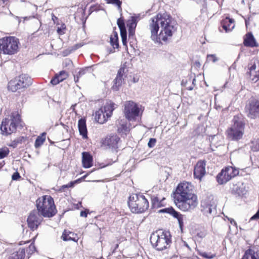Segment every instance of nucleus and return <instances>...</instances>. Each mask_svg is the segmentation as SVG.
Instances as JSON below:
<instances>
[{"label":"nucleus","mask_w":259,"mask_h":259,"mask_svg":"<svg viewBox=\"0 0 259 259\" xmlns=\"http://www.w3.org/2000/svg\"><path fill=\"white\" fill-rule=\"evenodd\" d=\"M149 29L151 38L155 42L160 43L161 41H166L176 31L171 18L166 13L158 14L150 20Z\"/></svg>","instance_id":"nucleus-1"},{"label":"nucleus","mask_w":259,"mask_h":259,"mask_svg":"<svg viewBox=\"0 0 259 259\" xmlns=\"http://www.w3.org/2000/svg\"><path fill=\"white\" fill-rule=\"evenodd\" d=\"M37 210L39 213L46 218L53 217L56 213L54 199L49 195H44L36 201Z\"/></svg>","instance_id":"nucleus-2"},{"label":"nucleus","mask_w":259,"mask_h":259,"mask_svg":"<svg viewBox=\"0 0 259 259\" xmlns=\"http://www.w3.org/2000/svg\"><path fill=\"white\" fill-rule=\"evenodd\" d=\"M128 206L132 212L139 213L146 211L149 207V202L141 194H133L128 201Z\"/></svg>","instance_id":"nucleus-3"},{"label":"nucleus","mask_w":259,"mask_h":259,"mask_svg":"<svg viewBox=\"0 0 259 259\" xmlns=\"http://www.w3.org/2000/svg\"><path fill=\"white\" fill-rule=\"evenodd\" d=\"M20 42L14 36H6L0 39V52L12 55L18 52Z\"/></svg>","instance_id":"nucleus-4"},{"label":"nucleus","mask_w":259,"mask_h":259,"mask_svg":"<svg viewBox=\"0 0 259 259\" xmlns=\"http://www.w3.org/2000/svg\"><path fill=\"white\" fill-rule=\"evenodd\" d=\"M20 122L19 114L17 112H13L10 118H5L3 120L0 127L2 134L8 136L15 133Z\"/></svg>","instance_id":"nucleus-5"},{"label":"nucleus","mask_w":259,"mask_h":259,"mask_svg":"<svg viewBox=\"0 0 259 259\" xmlns=\"http://www.w3.org/2000/svg\"><path fill=\"white\" fill-rule=\"evenodd\" d=\"M152 246L158 250H162L167 248L170 243L169 232H159L153 233L150 238Z\"/></svg>","instance_id":"nucleus-6"},{"label":"nucleus","mask_w":259,"mask_h":259,"mask_svg":"<svg viewBox=\"0 0 259 259\" xmlns=\"http://www.w3.org/2000/svg\"><path fill=\"white\" fill-rule=\"evenodd\" d=\"M177 206L182 211H191L194 210L198 204L196 195L175 198Z\"/></svg>","instance_id":"nucleus-7"},{"label":"nucleus","mask_w":259,"mask_h":259,"mask_svg":"<svg viewBox=\"0 0 259 259\" xmlns=\"http://www.w3.org/2000/svg\"><path fill=\"white\" fill-rule=\"evenodd\" d=\"M32 83L31 78L27 74H22L9 82L8 89L13 92H22Z\"/></svg>","instance_id":"nucleus-8"},{"label":"nucleus","mask_w":259,"mask_h":259,"mask_svg":"<svg viewBox=\"0 0 259 259\" xmlns=\"http://www.w3.org/2000/svg\"><path fill=\"white\" fill-rule=\"evenodd\" d=\"M123 106L124 116L129 121H135L140 116L141 109L136 103L127 101L124 103Z\"/></svg>","instance_id":"nucleus-9"},{"label":"nucleus","mask_w":259,"mask_h":259,"mask_svg":"<svg viewBox=\"0 0 259 259\" xmlns=\"http://www.w3.org/2000/svg\"><path fill=\"white\" fill-rule=\"evenodd\" d=\"M196 195L193 192V186L189 182H183L178 186L175 193V198Z\"/></svg>","instance_id":"nucleus-10"},{"label":"nucleus","mask_w":259,"mask_h":259,"mask_svg":"<svg viewBox=\"0 0 259 259\" xmlns=\"http://www.w3.org/2000/svg\"><path fill=\"white\" fill-rule=\"evenodd\" d=\"M216 206L215 201L212 198L203 199L201 202V210L204 214L208 217L215 214Z\"/></svg>","instance_id":"nucleus-11"},{"label":"nucleus","mask_w":259,"mask_h":259,"mask_svg":"<svg viewBox=\"0 0 259 259\" xmlns=\"http://www.w3.org/2000/svg\"><path fill=\"white\" fill-rule=\"evenodd\" d=\"M245 111L247 116L252 119L259 117V101L256 99L250 100L246 105Z\"/></svg>","instance_id":"nucleus-12"},{"label":"nucleus","mask_w":259,"mask_h":259,"mask_svg":"<svg viewBox=\"0 0 259 259\" xmlns=\"http://www.w3.org/2000/svg\"><path fill=\"white\" fill-rule=\"evenodd\" d=\"M42 220L41 215L37 210H32L27 218V224L29 228L32 230L36 229Z\"/></svg>","instance_id":"nucleus-13"},{"label":"nucleus","mask_w":259,"mask_h":259,"mask_svg":"<svg viewBox=\"0 0 259 259\" xmlns=\"http://www.w3.org/2000/svg\"><path fill=\"white\" fill-rule=\"evenodd\" d=\"M120 138L117 135H110L106 137L102 142V146L105 149L116 150L118 148V143Z\"/></svg>","instance_id":"nucleus-14"},{"label":"nucleus","mask_w":259,"mask_h":259,"mask_svg":"<svg viewBox=\"0 0 259 259\" xmlns=\"http://www.w3.org/2000/svg\"><path fill=\"white\" fill-rule=\"evenodd\" d=\"M205 161L204 160L198 161L194 167V177L195 179L201 180L206 173Z\"/></svg>","instance_id":"nucleus-15"},{"label":"nucleus","mask_w":259,"mask_h":259,"mask_svg":"<svg viewBox=\"0 0 259 259\" xmlns=\"http://www.w3.org/2000/svg\"><path fill=\"white\" fill-rule=\"evenodd\" d=\"M160 213H167L174 218L177 219L178 223L181 228L183 226V215L179 212L176 211L172 207L160 209L159 210Z\"/></svg>","instance_id":"nucleus-16"},{"label":"nucleus","mask_w":259,"mask_h":259,"mask_svg":"<svg viewBox=\"0 0 259 259\" xmlns=\"http://www.w3.org/2000/svg\"><path fill=\"white\" fill-rule=\"evenodd\" d=\"M249 69L251 79L255 82L257 81L259 79V61L253 65L250 64Z\"/></svg>","instance_id":"nucleus-17"},{"label":"nucleus","mask_w":259,"mask_h":259,"mask_svg":"<svg viewBox=\"0 0 259 259\" xmlns=\"http://www.w3.org/2000/svg\"><path fill=\"white\" fill-rule=\"evenodd\" d=\"M244 133L243 128H234V126H231L230 128L229 136L232 140L237 141L241 139Z\"/></svg>","instance_id":"nucleus-18"},{"label":"nucleus","mask_w":259,"mask_h":259,"mask_svg":"<svg viewBox=\"0 0 259 259\" xmlns=\"http://www.w3.org/2000/svg\"><path fill=\"white\" fill-rule=\"evenodd\" d=\"M243 44L247 47L253 48L258 46V44L251 32H248L244 35Z\"/></svg>","instance_id":"nucleus-19"},{"label":"nucleus","mask_w":259,"mask_h":259,"mask_svg":"<svg viewBox=\"0 0 259 259\" xmlns=\"http://www.w3.org/2000/svg\"><path fill=\"white\" fill-rule=\"evenodd\" d=\"M232 126L234 128H243L244 129L245 121L241 114L235 115L232 120Z\"/></svg>","instance_id":"nucleus-20"},{"label":"nucleus","mask_w":259,"mask_h":259,"mask_svg":"<svg viewBox=\"0 0 259 259\" xmlns=\"http://www.w3.org/2000/svg\"><path fill=\"white\" fill-rule=\"evenodd\" d=\"M93 157L88 152H82V162L83 167L86 168L91 167L93 165Z\"/></svg>","instance_id":"nucleus-21"},{"label":"nucleus","mask_w":259,"mask_h":259,"mask_svg":"<svg viewBox=\"0 0 259 259\" xmlns=\"http://www.w3.org/2000/svg\"><path fill=\"white\" fill-rule=\"evenodd\" d=\"M78 127L80 135L83 139L88 137V131L86 125V121L84 118H80L78 122Z\"/></svg>","instance_id":"nucleus-22"},{"label":"nucleus","mask_w":259,"mask_h":259,"mask_svg":"<svg viewBox=\"0 0 259 259\" xmlns=\"http://www.w3.org/2000/svg\"><path fill=\"white\" fill-rule=\"evenodd\" d=\"M241 259H259V251L254 249L247 250Z\"/></svg>","instance_id":"nucleus-23"},{"label":"nucleus","mask_w":259,"mask_h":259,"mask_svg":"<svg viewBox=\"0 0 259 259\" xmlns=\"http://www.w3.org/2000/svg\"><path fill=\"white\" fill-rule=\"evenodd\" d=\"M106 114L103 111V108H101L95 113V119L100 124L104 123L108 119Z\"/></svg>","instance_id":"nucleus-24"},{"label":"nucleus","mask_w":259,"mask_h":259,"mask_svg":"<svg viewBox=\"0 0 259 259\" xmlns=\"http://www.w3.org/2000/svg\"><path fill=\"white\" fill-rule=\"evenodd\" d=\"M217 181L220 185L227 183V167H224L216 177Z\"/></svg>","instance_id":"nucleus-25"},{"label":"nucleus","mask_w":259,"mask_h":259,"mask_svg":"<svg viewBox=\"0 0 259 259\" xmlns=\"http://www.w3.org/2000/svg\"><path fill=\"white\" fill-rule=\"evenodd\" d=\"M74 235L73 233L65 230L63 232L61 238L65 241H73L76 242L77 239L74 237Z\"/></svg>","instance_id":"nucleus-26"},{"label":"nucleus","mask_w":259,"mask_h":259,"mask_svg":"<svg viewBox=\"0 0 259 259\" xmlns=\"http://www.w3.org/2000/svg\"><path fill=\"white\" fill-rule=\"evenodd\" d=\"M115 104L113 103L110 102L107 103L103 108L104 112L106 114L107 117H111L112 112L114 109Z\"/></svg>","instance_id":"nucleus-27"},{"label":"nucleus","mask_w":259,"mask_h":259,"mask_svg":"<svg viewBox=\"0 0 259 259\" xmlns=\"http://www.w3.org/2000/svg\"><path fill=\"white\" fill-rule=\"evenodd\" d=\"M239 169L232 166H228V181L239 174Z\"/></svg>","instance_id":"nucleus-28"},{"label":"nucleus","mask_w":259,"mask_h":259,"mask_svg":"<svg viewBox=\"0 0 259 259\" xmlns=\"http://www.w3.org/2000/svg\"><path fill=\"white\" fill-rule=\"evenodd\" d=\"M124 80V77L117 74L115 79L114 80V84L112 88L114 90H118L119 87L121 86Z\"/></svg>","instance_id":"nucleus-29"},{"label":"nucleus","mask_w":259,"mask_h":259,"mask_svg":"<svg viewBox=\"0 0 259 259\" xmlns=\"http://www.w3.org/2000/svg\"><path fill=\"white\" fill-rule=\"evenodd\" d=\"M25 255L24 249H20L18 251L13 253L9 259H24Z\"/></svg>","instance_id":"nucleus-30"},{"label":"nucleus","mask_w":259,"mask_h":259,"mask_svg":"<svg viewBox=\"0 0 259 259\" xmlns=\"http://www.w3.org/2000/svg\"><path fill=\"white\" fill-rule=\"evenodd\" d=\"M151 199L152 207L154 208H158L161 207L163 205L162 202L163 200H164V198H163L162 200L160 201L157 196H153L151 197Z\"/></svg>","instance_id":"nucleus-31"},{"label":"nucleus","mask_w":259,"mask_h":259,"mask_svg":"<svg viewBox=\"0 0 259 259\" xmlns=\"http://www.w3.org/2000/svg\"><path fill=\"white\" fill-rule=\"evenodd\" d=\"M129 63L125 62L121 65L120 69L118 70L117 74L121 75V76L125 77L126 74L128 72Z\"/></svg>","instance_id":"nucleus-32"},{"label":"nucleus","mask_w":259,"mask_h":259,"mask_svg":"<svg viewBox=\"0 0 259 259\" xmlns=\"http://www.w3.org/2000/svg\"><path fill=\"white\" fill-rule=\"evenodd\" d=\"M45 140H46V133H43L41 134V136H38L36 138V139L35 141V144H34L35 147L36 148L39 147L41 145H42L43 144V143L45 141Z\"/></svg>","instance_id":"nucleus-33"},{"label":"nucleus","mask_w":259,"mask_h":259,"mask_svg":"<svg viewBox=\"0 0 259 259\" xmlns=\"http://www.w3.org/2000/svg\"><path fill=\"white\" fill-rule=\"evenodd\" d=\"M228 220L230 221V225H229L230 232L232 234H236L238 232L237 223L232 219L228 218Z\"/></svg>","instance_id":"nucleus-34"},{"label":"nucleus","mask_w":259,"mask_h":259,"mask_svg":"<svg viewBox=\"0 0 259 259\" xmlns=\"http://www.w3.org/2000/svg\"><path fill=\"white\" fill-rule=\"evenodd\" d=\"M118 35L117 33L115 32L113 33V34L110 36V43L111 45L114 48H117L118 47Z\"/></svg>","instance_id":"nucleus-35"},{"label":"nucleus","mask_w":259,"mask_h":259,"mask_svg":"<svg viewBox=\"0 0 259 259\" xmlns=\"http://www.w3.org/2000/svg\"><path fill=\"white\" fill-rule=\"evenodd\" d=\"M138 21V17L132 16L131 19L128 20L127 22V26L128 28L135 29L137 26Z\"/></svg>","instance_id":"nucleus-36"},{"label":"nucleus","mask_w":259,"mask_h":259,"mask_svg":"<svg viewBox=\"0 0 259 259\" xmlns=\"http://www.w3.org/2000/svg\"><path fill=\"white\" fill-rule=\"evenodd\" d=\"M118 132L119 133H125L128 131V128L124 121L120 120L117 123Z\"/></svg>","instance_id":"nucleus-37"},{"label":"nucleus","mask_w":259,"mask_h":259,"mask_svg":"<svg viewBox=\"0 0 259 259\" xmlns=\"http://www.w3.org/2000/svg\"><path fill=\"white\" fill-rule=\"evenodd\" d=\"M9 149L6 147L0 148V159H3L7 157L9 154Z\"/></svg>","instance_id":"nucleus-38"},{"label":"nucleus","mask_w":259,"mask_h":259,"mask_svg":"<svg viewBox=\"0 0 259 259\" xmlns=\"http://www.w3.org/2000/svg\"><path fill=\"white\" fill-rule=\"evenodd\" d=\"M23 139L24 138L23 137L18 138L17 139H16L14 141H12L11 144H9L8 145L10 147H12L13 148H15L17 146V145L19 144L22 143Z\"/></svg>","instance_id":"nucleus-39"},{"label":"nucleus","mask_w":259,"mask_h":259,"mask_svg":"<svg viewBox=\"0 0 259 259\" xmlns=\"http://www.w3.org/2000/svg\"><path fill=\"white\" fill-rule=\"evenodd\" d=\"M56 75L60 82L63 81L68 76L67 73L64 71H60L59 74H56Z\"/></svg>","instance_id":"nucleus-40"},{"label":"nucleus","mask_w":259,"mask_h":259,"mask_svg":"<svg viewBox=\"0 0 259 259\" xmlns=\"http://www.w3.org/2000/svg\"><path fill=\"white\" fill-rule=\"evenodd\" d=\"M228 20L229 24H228V31H232L235 27V21L233 19L228 17Z\"/></svg>","instance_id":"nucleus-41"},{"label":"nucleus","mask_w":259,"mask_h":259,"mask_svg":"<svg viewBox=\"0 0 259 259\" xmlns=\"http://www.w3.org/2000/svg\"><path fill=\"white\" fill-rule=\"evenodd\" d=\"M117 25L118 26V27L120 29V31H126V29H125V24H124V22L123 21V20H121V19H118L117 20Z\"/></svg>","instance_id":"nucleus-42"},{"label":"nucleus","mask_w":259,"mask_h":259,"mask_svg":"<svg viewBox=\"0 0 259 259\" xmlns=\"http://www.w3.org/2000/svg\"><path fill=\"white\" fill-rule=\"evenodd\" d=\"M251 150L253 151H259V140L252 142Z\"/></svg>","instance_id":"nucleus-43"},{"label":"nucleus","mask_w":259,"mask_h":259,"mask_svg":"<svg viewBox=\"0 0 259 259\" xmlns=\"http://www.w3.org/2000/svg\"><path fill=\"white\" fill-rule=\"evenodd\" d=\"M66 29V25L63 23L60 26H58L57 29V32L59 35H62L65 33V30Z\"/></svg>","instance_id":"nucleus-44"},{"label":"nucleus","mask_w":259,"mask_h":259,"mask_svg":"<svg viewBox=\"0 0 259 259\" xmlns=\"http://www.w3.org/2000/svg\"><path fill=\"white\" fill-rule=\"evenodd\" d=\"M75 182H70L69 184L66 185H64L62 186L60 188V191L61 192L64 191V189L66 188H69L73 187Z\"/></svg>","instance_id":"nucleus-45"},{"label":"nucleus","mask_w":259,"mask_h":259,"mask_svg":"<svg viewBox=\"0 0 259 259\" xmlns=\"http://www.w3.org/2000/svg\"><path fill=\"white\" fill-rule=\"evenodd\" d=\"M108 3L116 5L118 9L121 8V2L119 0H106Z\"/></svg>","instance_id":"nucleus-46"},{"label":"nucleus","mask_w":259,"mask_h":259,"mask_svg":"<svg viewBox=\"0 0 259 259\" xmlns=\"http://www.w3.org/2000/svg\"><path fill=\"white\" fill-rule=\"evenodd\" d=\"M200 255L205 258H208V259H211L213 258L214 255L213 254L208 253L206 252H202L200 253Z\"/></svg>","instance_id":"nucleus-47"},{"label":"nucleus","mask_w":259,"mask_h":259,"mask_svg":"<svg viewBox=\"0 0 259 259\" xmlns=\"http://www.w3.org/2000/svg\"><path fill=\"white\" fill-rule=\"evenodd\" d=\"M120 35L122 41V43L124 45L126 44V31H120Z\"/></svg>","instance_id":"nucleus-48"},{"label":"nucleus","mask_w":259,"mask_h":259,"mask_svg":"<svg viewBox=\"0 0 259 259\" xmlns=\"http://www.w3.org/2000/svg\"><path fill=\"white\" fill-rule=\"evenodd\" d=\"M207 58L208 60L211 61L213 63L218 60V58L215 56V55H208Z\"/></svg>","instance_id":"nucleus-49"},{"label":"nucleus","mask_w":259,"mask_h":259,"mask_svg":"<svg viewBox=\"0 0 259 259\" xmlns=\"http://www.w3.org/2000/svg\"><path fill=\"white\" fill-rule=\"evenodd\" d=\"M156 140L154 138H150L148 143V146L149 148H152L153 147L156 143Z\"/></svg>","instance_id":"nucleus-50"},{"label":"nucleus","mask_w":259,"mask_h":259,"mask_svg":"<svg viewBox=\"0 0 259 259\" xmlns=\"http://www.w3.org/2000/svg\"><path fill=\"white\" fill-rule=\"evenodd\" d=\"M59 82H60V81L59 80V79L56 75L51 80V83L53 85H56V84H58Z\"/></svg>","instance_id":"nucleus-51"},{"label":"nucleus","mask_w":259,"mask_h":259,"mask_svg":"<svg viewBox=\"0 0 259 259\" xmlns=\"http://www.w3.org/2000/svg\"><path fill=\"white\" fill-rule=\"evenodd\" d=\"M89 67L81 69L77 73V74L81 77L82 75L85 74V73H86L87 71H88L89 70Z\"/></svg>","instance_id":"nucleus-52"},{"label":"nucleus","mask_w":259,"mask_h":259,"mask_svg":"<svg viewBox=\"0 0 259 259\" xmlns=\"http://www.w3.org/2000/svg\"><path fill=\"white\" fill-rule=\"evenodd\" d=\"M20 178V174L19 172H14L13 175H12V179L13 180H18L19 178Z\"/></svg>","instance_id":"nucleus-53"},{"label":"nucleus","mask_w":259,"mask_h":259,"mask_svg":"<svg viewBox=\"0 0 259 259\" xmlns=\"http://www.w3.org/2000/svg\"><path fill=\"white\" fill-rule=\"evenodd\" d=\"M223 28L225 30V32H227V24H226L224 20L221 23Z\"/></svg>","instance_id":"nucleus-54"},{"label":"nucleus","mask_w":259,"mask_h":259,"mask_svg":"<svg viewBox=\"0 0 259 259\" xmlns=\"http://www.w3.org/2000/svg\"><path fill=\"white\" fill-rule=\"evenodd\" d=\"M81 217L86 218L88 215V213L85 211H81L80 214Z\"/></svg>","instance_id":"nucleus-55"},{"label":"nucleus","mask_w":259,"mask_h":259,"mask_svg":"<svg viewBox=\"0 0 259 259\" xmlns=\"http://www.w3.org/2000/svg\"><path fill=\"white\" fill-rule=\"evenodd\" d=\"M80 77V76H79L77 74H76V75H74V81L75 82H77L78 81L79 78Z\"/></svg>","instance_id":"nucleus-56"},{"label":"nucleus","mask_w":259,"mask_h":259,"mask_svg":"<svg viewBox=\"0 0 259 259\" xmlns=\"http://www.w3.org/2000/svg\"><path fill=\"white\" fill-rule=\"evenodd\" d=\"M52 19L54 23H56V21L58 20V18L56 17L54 14H52Z\"/></svg>","instance_id":"nucleus-57"},{"label":"nucleus","mask_w":259,"mask_h":259,"mask_svg":"<svg viewBox=\"0 0 259 259\" xmlns=\"http://www.w3.org/2000/svg\"><path fill=\"white\" fill-rule=\"evenodd\" d=\"M128 32H129V35H132L134 34L135 32V29H130L128 28Z\"/></svg>","instance_id":"nucleus-58"},{"label":"nucleus","mask_w":259,"mask_h":259,"mask_svg":"<svg viewBox=\"0 0 259 259\" xmlns=\"http://www.w3.org/2000/svg\"><path fill=\"white\" fill-rule=\"evenodd\" d=\"M139 78L137 77H134L133 78V82L134 83H136L138 81Z\"/></svg>","instance_id":"nucleus-59"},{"label":"nucleus","mask_w":259,"mask_h":259,"mask_svg":"<svg viewBox=\"0 0 259 259\" xmlns=\"http://www.w3.org/2000/svg\"><path fill=\"white\" fill-rule=\"evenodd\" d=\"M29 248L30 249H35V246L34 245H32L31 244L30 246H29Z\"/></svg>","instance_id":"nucleus-60"},{"label":"nucleus","mask_w":259,"mask_h":259,"mask_svg":"<svg viewBox=\"0 0 259 259\" xmlns=\"http://www.w3.org/2000/svg\"><path fill=\"white\" fill-rule=\"evenodd\" d=\"M193 86H190L188 88V90H190V91H192L193 90Z\"/></svg>","instance_id":"nucleus-61"},{"label":"nucleus","mask_w":259,"mask_h":259,"mask_svg":"<svg viewBox=\"0 0 259 259\" xmlns=\"http://www.w3.org/2000/svg\"><path fill=\"white\" fill-rule=\"evenodd\" d=\"M184 245L185 246H186L188 248H189V249H190L189 246L188 245V244L186 242H184Z\"/></svg>","instance_id":"nucleus-62"},{"label":"nucleus","mask_w":259,"mask_h":259,"mask_svg":"<svg viewBox=\"0 0 259 259\" xmlns=\"http://www.w3.org/2000/svg\"><path fill=\"white\" fill-rule=\"evenodd\" d=\"M195 81H196V79L195 78H193V79L192 80V84H193V85H195Z\"/></svg>","instance_id":"nucleus-63"},{"label":"nucleus","mask_w":259,"mask_h":259,"mask_svg":"<svg viewBox=\"0 0 259 259\" xmlns=\"http://www.w3.org/2000/svg\"><path fill=\"white\" fill-rule=\"evenodd\" d=\"M118 244H116V246L115 247V249H116L117 248H118Z\"/></svg>","instance_id":"nucleus-64"}]
</instances>
